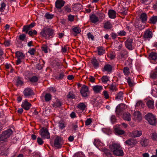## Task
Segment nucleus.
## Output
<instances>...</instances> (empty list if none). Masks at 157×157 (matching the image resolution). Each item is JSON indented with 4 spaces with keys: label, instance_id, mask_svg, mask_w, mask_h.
Instances as JSON below:
<instances>
[{
    "label": "nucleus",
    "instance_id": "37",
    "mask_svg": "<svg viewBox=\"0 0 157 157\" xmlns=\"http://www.w3.org/2000/svg\"><path fill=\"white\" fill-rule=\"evenodd\" d=\"M135 25L136 27L138 28L140 30L143 29L145 28L144 25H142L140 23L136 22Z\"/></svg>",
    "mask_w": 157,
    "mask_h": 157
},
{
    "label": "nucleus",
    "instance_id": "13",
    "mask_svg": "<svg viewBox=\"0 0 157 157\" xmlns=\"http://www.w3.org/2000/svg\"><path fill=\"white\" fill-rule=\"evenodd\" d=\"M65 4V2L63 0H57L55 2V6L58 10L60 9Z\"/></svg>",
    "mask_w": 157,
    "mask_h": 157
},
{
    "label": "nucleus",
    "instance_id": "30",
    "mask_svg": "<svg viewBox=\"0 0 157 157\" xmlns=\"http://www.w3.org/2000/svg\"><path fill=\"white\" fill-rule=\"evenodd\" d=\"M112 28V25L109 21H108L104 24V28L106 29H110Z\"/></svg>",
    "mask_w": 157,
    "mask_h": 157
},
{
    "label": "nucleus",
    "instance_id": "19",
    "mask_svg": "<svg viewBox=\"0 0 157 157\" xmlns=\"http://www.w3.org/2000/svg\"><path fill=\"white\" fill-rule=\"evenodd\" d=\"M123 118L125 121H130L131 120V115L128 112L124 113L123 114Z\"/></svg>",
    "mask_w": 157,
    "mask_h": 157
},
{
    "label": "nucleus",
    "instance_id": "18",
    "mask_svg": "<svg viewBox=\"0 0 157 157\" xmlns=\"http://www.w3.org/2000/svg\"><path fill=\"white\" fill-rule=\"evenodd\" d=\"M152 36V33L149 29H147L144 32V38L148 39L151 38Z\"/></svg>",
    "mask_w": 157,
    "mask_h": 157
},
{
    "label": "nucleus",
    "instance_id": "62",
    "mask_svg": "<svg viewBox=\"0 0 157 157\" xmlns=\"http://www.w3.org/2000/svg\"><path fill=\"white\" fill-rule=\"evenodd\" d=\"M103 94L105 98L106 99H108L109 98V95L108 92L106 91H103Z\"/></svg>",
    "mask_w": 157,
    "mask_h": 157
},
{
    "label": "nucleus",
    "instance_id": "42",
    "mask_svg": "<svg viewBox=\"0 0 157 157\" xmlns=\"http://www.w3.org/2000/svg\"><path fill=\"white\" fill-rule=\"evenodd\" d=\"M67 97L69 98L73 99L75 97V95L71 92H70L67 95Z\"/></svg>",
    "mask_w": 157,
    "mask_h": 157
},
{
    "label": "nucleus",
    "instance_id": "39",
    "mask_svg": "<svg viewBox=\"0 0 157 157\" xmlns=\"http://www.w3.org/2000/svg\"><path fill=\"white\" fill-rule=\"evenodd\" d=\"M123 72L125 75H128L130 74V71L128 67H125L123 70Z\"/></svg>",
    "mask_w": 157,
    "mask_h": 157
},
{
    "label": "nucleus",
    "instance_id": "2",
    "mask_svg": "<svg viewBox=\"0 0 157 157\" xmlns=\"http://www.w3.org/2000/svg\"><path fill=\"white\" fill-rule=\"evenodd\" d=\"M54 33V30L50 28H44L40 34L42 36L45 37V39H48L53 37Z\"/></svg>",
    "mask_w": 157,
    "mask_h": 157
},
{
    "label": "nucleus",
    "instance_id": "6",
    "mask_svg": "<svg viewBox=\"0 0 157 157\" xmlns=\"http://www.w3.org/2000/svg\"><path fill=\"white\" fill-rule=\"evenodd\" d=\"M63 143L62 138L60 137L57 136L54 140V145L57 148H59L61 147Z\"/></svg>",
    "mask_w": 157,
    "mask_h": 157
},
{
    "label": "nucleus",
    "instance_id": "1",
    "mask_svg": "<svg viewBox=\"0 0 157 157\" xmlns=\"http://www.w3.org/2000/svg\"><path fill=\"white\" fill-rule=\"evenodd\" d=\"M109 148L114 155L122 156L124 155V152L120 144L112 143L109 146Z\"/></svg>",
    "mask_w": 157,
    "mask_h": 157
},
{
    "label": "nucleus",
    "instance_id": "26",
    "mask_svg": "<svg viewBox=\"0 0 157 157\" xmlns=\"http://www.w3.org/2000/svg\"><path fill=\"white\" fill-rule=\"evenodd\" d=\"M91 22L95 23L98 21V18L94 14H92L90 17Z\"/></svg>",
    "mask_w": 157,
    "mask_h": 157
},
{
    "label": "nucleus",
    "instance_id": "45",
    "mask_svg": "<svg viewBox=\"0 0 157 157\" xmlns=\"http://www.w3.org/2000/svg\"><path fill=\"white\" fill-rule=\"evenodd\" d=\"M151 137L154 140H157V133L155 132L151 133Z\"/></svg>",
    "mask_w": 157,
    "mask_h": 157
},
{
    "label": "nucleus",
    "instance_id": "24",
    "mask_svg": "<svg viewBox=\"0 0 157 157\" xmlns=\"http://www.w3.org/2000/svg\"><path fill=\"white\" fill-rule=\"evenodd\" d=\"M74 32L73 34L75 36L77 35V34L79 33L81 31V29L78 27H76L72 29Z\"/></svg>",
    "mask_w": 157,
    "mask_h": 157
},
{
    "label": "nucleus",
    "instance_id": "34",
    "mask_svg": "<svg viewBox=\"0 0 157 157\" xmlns=\"http://www.w3.org/2000/svg\"><path fill=\"white\" fill-rule=\"evenodd\" d=\"M149 57L152 59L155 60L157 59V53L154 52H151L149 55Z\"/></svg>",
    "mask_w": 157,
    "mask_h": 157
},
{
    "label": "nucleus",
    "instance_id": "5",
    "mask_svg": "<svg viewBox=\"0 0 157 157\" xmlns=\"http://www.w3.org/2000/svg\"><path fill=\"white\" fill-rule=\"evenodd\" d=\"M40 135L43 139H49L50 138L49 133L46 128H42L40 130Z\"/></svg>",
    "mask_w": 157,
    "mask_h": 157
},
{
    "label": "nucleus",
    "instance_id": "40",
    "mask_svg": "<svg viewBox=\"0 0 157 157\" xmlns=\"http://www.w3.org/2000/svg\"><path fill=\"white\" fill-rule=\"evenodd\" d=\"M140 1L142 3L146 5H148L151 2V0H140Z\"/></svg>",
    "mask_w": 157,
    "mask_h": 157
},
{
    "label": "nucleus",
    "instance_id": "23",
    "mask_svg": "<svg viewBox=\"0 0 157 157\" xmlns=\"http://www.w3.org/2000/svg\"><path fill=\"white\" fill-rule=\"evenodd\" d=\"M140 18L143 23L145 22L147 19L146 14L144 13H142L140 15Z\"/></svg>",
    "mask_w": 157,
    "mask_h": 157
},
{
    "label": "nucleus",
    "instance_id": "64",
    "mask_svg": "<svg viewBox=\"0 0 157 157\" xmlns=\"http://www.w3.org/2000/svg\"><path fill=\"white\" fill-rule=\"evenodd\" d=\"M118 35L120 36H124L126 34V32L124 30L120 31L118 33Z\"/></svg>",
    "mask_w": 157,
    "mask_h": 157
},
{
    "label": "nucleus",
    "instance_id": "9",
    "mask_svg": "<svg viewBox=\"0 0 157 157\" xmlns=\"http://www.w3.org/2000/svg\"><path fill=\"white\" fill-rule=\"evenodd\" d=\"M133 40L132 38H128L125 42V47L128 50H132L133 49L132 43Z\"/></svg>",
    "mask_w": 157,
    "mask_h": 157
},
{
    "label": "nucleus",
    "instance_id": "49",
    "mask_svg": "<svg viewBox=\"0 0 157 157\" xmlns=\"http://www.w3.org/2000/svg\"><path fill=\"white\" fill-rule=\"evenodd\" d=\"M38 80V78L36 76H33L30 78V81L32 82H37Z\"/></svg>",
    "mask_w": 157,
    "mask_h": 157
},
{
    "label": "nucleus",
    "instance_id": "7",
    "mask_svg": "<svg viewBox=\"0 0 157 157\" xmlns=\"http://www.w3.org/2000/svg\"><path fill=\"white\" fill-rule=\"evenodd\" d=\"M80 93L82 96L83 97L87 96L89 94L88 87L86 85H83L80 90Z\"/></svg>",
    "mask_w": 157,
    "mask_h": 157
},
{
    "label": "nucleus",
    "instance_id": "27",
    "mask_svg": "<svg viewBox=\"0 0 157 157\" xmlns=\"http://www.w3.org/2000/svg\"><path fill=\"white\" fill-rule=\"evenodd\" d=\"M97 49L98 54L99 55H102L105 53V50L103 48V47H98L97 48Z\"/></svg>",
    "mask_w": 157,
    "mask_h": 157
},
{
    "label": "nucleus",
    "instance_id": "16",
    "mask_svg": "<svg viewBox=\"0 0 157 157\" xmlns=\"http://www.w3.org/2000/svg\"><path fill=\"white\" fill-rule=\"evenodd\" d=\"M91 63L94 68L97 69L99 67V62L95 57H94L92 58Z\"/></svg>",
    "mask_w": 157,
    "mask_h": 157
},
{
    "label": "nucleus",
    "instance_id": "36",
    "mask_svg": "<svg viewBox=\"0 0 157 157\" xmlns=\"http://www.w3.org/2000/svg\"><path fill=\"white\" fill-rule=\"evenodd\" d=\"M110 92L112 93V92L117 91V89L115 85L113 84L111 85L109 87Z\"/></svg>",
    "mask_w": 157,
    "mask_h": 157
},
{
    "label": "nucleus",
    "instance_id": "38",
    "mask_svg": "<svg viewBox=\"0 0 157 157\" xmlns=\"http://www.w3.org/2000/svg\"><path fill=\"white\" fill-rule=\"evenodd\" d=\"M150 23L153 24H155L157 22V16H153L150 19Z\"/></svg>",
    "mask_w": 157,
    "mask_h": 157
},
{
    "label": "nucleus",
    "instance_id": "14",
    "mask_svg": "<svg viewBox=\"0 0 157 157\" xmlns=\"http://www.w3.org/2000/svg\"><path fill=\"white\" fill-rule=\"evenodd\" d=\"M120 125L117 124L114 126V130L116 134L118 135H122L125 132L123 130H121L120 128Z\"/></svg>",
    "mask_w": 157,
    "mask_h": 157
},
{
    "label": "nucleus",
    "instance_id": "20",
    "mask_svg": "<svg viewBox=\"0 0 157 157\" xmlns=\"http://www.w3.org/2000/svg\"><path fill=\"white\" fill-rule=\"evenodd\" d=\"M148 140L146 138H142L141 139L140 143L143 147H146L148 145Z\"/></svg>",
    "mask_w": 157,
    "mask_h": 157
},
{
    "label": "nucleus",
    "instance_id": "46",
    "mask_svg": "<svg viewBox=\"0 0 157 157\" xmlns=\"http://www.w3.org/2000/svg\"><path fill=\"white\" fill-rule=\"evenodd\" d=\"M58 126L61 129H63L65 127V125L63 122H59V123Z\"/></svg>",
    "mask_w": 157,
    "mask_h": 157
},
{
    "label": "nucleus",
    "instance_id": "8",
    "mask_svg": "<svg viewBox=\"0 0 157 157\" xmlns=\"http://www.w3.org/2000/svg\"><path fill=\"white\" fill-rule=\"evenodd\" d=\"M133 120L139 122L142 119L141 113L139 111H136L134 112L133 117Z\"/></svg>",
    "mask_w": 157,
    "mask_h": 157
},
{
    "label": "nucleus",
    "instance_id": "15",
    "mask_svg": "<svg viewBox=\"0 0 157 157\" xmlns=\"http://www.w3.org/2000/svg\"><path fill=\"white\" fill-rule=\"evenodd\" d=\"M23 93L24 95L26 97H28L33 94V90L30 88H25L23 91Z\"/></svg>",
    "mask_w": 157,
    "mask_h": 157
},
{
    "label": "nucleus",
    "instance_id": "63",
    "mask_svg": "<svg viewBox=\"0 0 157 157\" xmlns=\"http://www.w3.org/2000/svg\"><path fill=\"white\" fill-rule=\"evenodd\" d=\"M35 50L34 48H32L31 49L29 50L28 52L30 53L31 55H34Z\"/></svg>",
    "mask_w": 157,
    "mask_h": 157
},
{
    "label": "nucleus",
    "instance_id": "47",
    "mask_svg": "<svg viewBox=\"0 0 157 157\" xmlns=\"http://www.w3.org/2000/svg\"><path fill=\"white\" fill-rule=\"evenodd\" d=\"M45 17L47 19H51L53 17L54 15L52 14H49V13H47L45 14Z\"/></svg>",
    "mask_w": 157,
    "mask_h": 157
},
{
    "label": "nucleus",
    "instance_id": "56",
    "mask_svg": "<svg viewBox=\"0 0 157 157\" xmlns=\"http://www.w3.org/2000/svg\"><path fill=\"white\" fill-rule=\"evenodd\" d=\"M127 82L129 86L132 87L133 86V84L132 82V81L129 78H128L127 79Z\"/></svg>",
    "mask_w": 157,
    "mask_h": 157
},
{
    "label": "nucleus",
    "instance_id": "21",
    "mask_svg": "<svg viewBox=\"0 0 157 157\" xmlns=\"http://www.w3.org/2000/svg\"><path fill=\"white\" fill-rule=\"evenodd\" d=\"M116 12L113 10H109L108 12L109 17L112 19L115 18L116 17Z\"/></svg>",
    "mask_w": 157,
    "mask_h": 157
},
{
    "label": "nucleus",
    "instance_id": "48",
    "mask_svg": "<svg viewBox=\"0 0 157 157\" xmlns=\"http://www.w3.org/2000/svg\"><path fill=\"white\" fill-rule=\"evenodd\" d=\"M64 76V74L63 72L60 73L58 76L56 77V78L58 80H60L62 79Z\"/></svg>",
    "mask_w": 157,
    "mask_h": 157
},
{
    "label": "nucleus",
    "instance_id": "61",
    "mask_svg": "<svg viewBox=\"0 0 157 157\" xmlns=\"http://www.w3.org/2000/svg\"><path fill=\"white\" fill-rule=\"evenodd\" d=\"M74 16L71 15H69L68 16V20L70 21H74Z\"/></svg>",
    "mask_w": 157,
    "mask_h": 157
},
{
    "label": "nucleus",
    "instance_id": "52",
    "mask_svg": "<svg viewBox=\"0 0 157 157\" xmlns=\"http://www.w3.org/2000/svg\"><path fill=\"white\" fill-rule=\"evenodd\" d=\"M37 142L40 145H42L44 143V141L42 139L39 137H38L37 138Z\"/></svg>",
    "mask_w": 157,
    "mask_h": 157
},
{
    "label": "nucleus",
    "instance_id": "29",
    "mask_svg": "<svg viewBox=\"0 0 157 157\" xmlns=\"http://www.w3.org/2000/svg\"><path fill=\"white\" fill-rule=\"evenodd\" d=\"M23 81L20 77H18L17 79L16 85L17 86H22L23 84Z\"/></svg>",
    "mask_w": 157,
    "mask_h": 157
},
{
    "label": "nucleus",
    "instance_id": "28",
    "mask_svg": "<svg viewBox=\"0 0 157 157\" xmlns=\"http://www.w3.org/2000/svg\"><path fill=\"white\" fill-rule=\"evenodd\" d=\"M123 99V93L121 91L119 92L117 95L116 99L119 100H122Z\"/></svg>",
    "mask_w": 157,
    "mask_h": 157
},
{
    "label": "nucleus",
    "instance_id": "25",
    "mask_svg": "<svg viewBox=\"0 0 157 157\" xmlns=\"http://www.w3.org/2000/svg\"><path fill=\"white\" fill-rule=\"evenodd\" d=\"M102 86L96 85L93 86V90L94 92L98 93L102 89Z\"/></svg>",
    "mask_w": 157,
    "mask_h": 157
},
{
    "label": "nucleus",
    "instance_id": "31",
    "mask_svg": "<svg viewBox=\"0 0 157 157\" xmlns=\"http://www.w3.org/2000/svg\"><path fill=\"white\" fill-rule=\"evenodd\" d=\"M16 54L17 59H23L25 57V55L22 52L19 51L17 52Z\"/></svg>",
    "mask_w": 157,
    "mask_h": 157
},
{
    "label": "nucleus",
    "instance_id": "60",
    "mask_svg": "<svg viewBox=\"0 0 157 157\" xmlns=\"http://www.w3.org/2000/svg\"><path fill=\"white\" fill-rule=\"evenodd\" d=\"M25 37V35L24 34L20 35L19 36V39L21 41H24Z\"/></svg>",
    "mask_w": 157,
    "mask_h": 157
},
{
    "label": "nucleus",
    "instance_id": "4",
    "mask_svg": "<svg viewBox=\"0 0 157 157\" xmlns=\"http://www.w3.org/2000/svg\"><path fill=\"white\" fill-rule=\"evenodd\" d=\"M145 118L151 125H155L156 123V118L152 113H149L145 116Z\"/></svg>",
    "mask_w": 157,
    "mask_h": 157
},
{
    "label": "nucleus",
    "instance_id": "35",
    "mask_svg": "<svg viewBox=\"0 0 157 157\" xmlns=\"http://www.w3.org/2000/svg\"><path fill=\"white\" fill-rule=\"evenodd\" d=\"M44 98L45 101L46 102H48L51 100L52 96L50 94L47 93L45 95Z\"/></svg>",
    "mask_w": 157,
    "mask_h": 157
},
{
    "label": "nucleus",
    "instance_id": "44",
    "mask_svg": "<svg viewBox=\"0 0 157 157\" xmlns=\"http://www.w3.org/2000/svg\"><path fill=\"white\" fill-rule=\"evenodd\" d=\"M101 80L102 82L104 83H106L109 80V77L106 76H103L101 78Z\"/></svg>",
    "mask_w": 157,
    "mask_h": 157
},
{
    "label": "nucleus",
    "instance_id": "57",
    "mask_svg": "<svg viewBox=\"0 0 157 157\" xmlns=\"http://www.w3.org/2000/svg\"><path fill=\"white\" fill-rule=\"evenodd\" d=\"M92 122V120L91 118L88 119L85 121V124L86 125H89Z\"/></svg>",
    "mask_w": 157,
    "mask_h": 157
},
{
    "label": "nucleus",
    "instance_id": "58",
    "mask_svg": "<svg viewBox=\"0 0 157 157\" xmlns=\"http://www.w3.org/2000/svg\"><path fill=\"white\" fill-rule=\"evenodd\" d=\"M10 44V41L9 40H5L4 44L6 46H9Z\"/></svg>",
    "mask_w": 157,
    "mask_h": 157
},
{
    "label": "nucleus",
    "instance_id": "32",
    "mask_svg": "<svg viewBox=\"0 0 157 157\" xmlns=\"http://www.w3.org/2000/svg\"><path fill=\"white\" fill-rule=\"evenodd\" d=\"M112 70V67L111 65L106 64L105 65L103 71H106L108 72H111Z\"/></svg>",
    "mask_w": 157,
    "mask_h": 157
},
{
    "label": "nucleus",
    "instance_id": "53",
    "mask_svg": "<svg viewBox=\"0 0 157 157\" xmlns=\"http://www.w3.org/2000/svg\"><path fill=\"white\" fill-rule=\"evenodd\" d=\"M1 7H0V11L2 12L4 10L6 5L4 3H1Z\"/></svg>",
    "mask_w": 157,
    "mask_h": 157
},
{
    "label": "nucleus",
    "instance_id": "59",
    "mask_svg": "<svg viewBox=\"0 0 157 157\" xmlns=\"http://www.w3.org/2000/svg\"><path fill=\"white\" fill-rule=\"evenodd\" d=\"M111 122L113 123L116 121V119L115 116L112 115L111 117Z\"/></svg>",
    "mask_w": 157,
    "mask_h": 157
},
{
    "label": "nucleus",
    "instance_id": "55",
    "mask_svg": "<svg viewBox=\"0 0 157 157\" xmlns=\"http://www.w3.org/2000/svg\"><path fill=\"white\" fill-rule=\"evenodd\" d=\"M64 8L66 11L67 12H70L71 11V10L70 7L69 6H65Z\"/></svg>",
    "mask_w": 157,
    "mask_h": 157
},
{
    "label": "nucleus",
    "instance_id": "54",
    "mask_svg": "<svg viewBox=\"0 0 157 157\" xmlns=\"http://www.w3.org/2000/svg\"><path fill=\"white\" fill-rule=\"evenodd\" d=\"M37 32L36 30H34L33 31H30L29 32V34L31 36H32L33 35H36L37 34Z\"/></svg>",
    "mask_w": 157,
    "mask_h": 157
},
{
    "label": "nucleus",
    "instance_id": "17",
    "mask_svg": "<svg viewBox=\"0 0 157 157\" xmlns=\"http://www.w3.org/2000/svg\"><path fill=\"white\" fill-rule=\"evenodd\" d=\"M21 107L26 110H28L31 107V105L25 100L21 104Z\"/></svg>",
    "mask_w": 157,
    "mask_h": 157
},
{
    "label": "nucleus",
    "instance_id": "3",
    "mask_svg": "<svg viewBox=\"0 0 157 157\" xmlns=\"http://www.w3.org/2000/svg\"><path fill=\"white\" fill-rule=\"evenodd\" d=\"M12 133L13 131L10 129L4 131L0 135V141H6L12 134Z\"/></svg>",
    "mask_w": 157,
    "mask_h": 157
},
{
    "label": "nucleus",
    "instance_id": "41",
    "mask_svg": "<svg viewBox=\"0 0 157 157\" xmlns=\"http://www.w3.org/2000/svg\"><path fill=\"white\" fill-rule=\"evenodd\" d=\"M30 29L29 25L24 26L23 28L22 32H25L27 33Z\"/></svg>",
    "mask_w": 157,
    "mask_h": 157
},
{
    "label": "nucleus",
    "instance_id": "33",
    "mask_svg": "<svg viewBox=\"0 0 157 157\" xmlns=\"http://www.w3.org/2000/svg\"><path fill=\"white\" fill-rule=\"evenodd\" d=\"M86 107V105L83 103H80L78 104V108L82 110H84Z\"/></svg>",
    "mask_w": 157,
    "mask_h": 157
},
{
    "label": "nucleus",
    "instance_id": "10",
    "mask_svg": "<svg viewBox=\"0 0 157 157\" xmlns=\"http://www.w3.org/2000/svg\"><path fill=\"white\" fill-rule=\"evenodd\" d=\"M142 134V131L141 130H135L130 133L131 136L134 138L139 137Z\"/></svg>",
    "mask_w": 157,
    "mask_h": 157
},
{
    "label": "nucleus",
    "instance_id": "12",
    "mask_svg": "<svg viewBox=\"0 0 157 157\" xmlns=\"http://www.w3.org/2000/svg\"><path fill=\"white\" fill-rule=\"evenodd\" d=\"M125 143L128 145L134 147L138 143V141L136 139H130L126 140Z\"/></svg>",
    "mask_w": 157,
    "mask_h": 157
},
{
    "label": "nucleus",
    "instance_id": "51",
    "mask_svg": "<svg viewBox=\"0 0 157 157\" xmlns=\"http://www.w3.org/2000/svg\"><path fill=\"white\" fill-rule=\"evenodd\" d=\"M127 9L125 8H123L121 10L120 12L124 15H126L127 14Z\"/></svg>",
    "mask_w": 157,
    "mask_h": 157
},
{
    "label": "nucleus",
    "instance_id": "50",
    "mask_svg": "<svg viewBox=\"0 0 157 157\" xmlns=\"http://www.w3.org/2000/svg\"><path fill=\"white\" fill-rule=\"evenodd\" d=\"M87 36L89 39H91L92 41L94 40V37L90 33H87Z\"/></svg>",
    "mask_w": 157,
    "mask_h": 157
},
{
    "label": "nucleus",
    "instance_id": "11",
    "mask_svg": "<svg viewBox=\"0 0 157 157\" xmlns=\"http://www.w3.org/2000/svg\"><path fill=\"white\" fill-rule=\"evenodd\" d=\"M126 108V105L124 104L121 103L118 105L116 107V112L117 114H119L122 110Z\"/></svg>",
    "mask_w": 157,
    "mask_h": 157
},
{
    "label": "nucleus",
    "instance_id": "22",
    "mask_svg": "<svg viewBox=\"0 0 157 157\" xmlns=\"http://www.w3.org/2000/svg\"><path fill=\"white\" fill-rule=\"evenodd\" d=\"M147 105L149 108L153 109L154 107V101L152 100H148L146 103Z\"/></svg>",
    "mask_w": 157,
    "mask_h": 157
},
{
    "label": "nucleus",
    "instance_id": "43",
    "mask_svg": "<svg viewBox=\"0 0 157 157\" xmlns=\"http://www.w3.org/2000/svg\"><path fill=\"white\" fill-rule=\"evenodd\" d=\"M41 48L42 51H43L44 53H48V46L46 45H43L41 47Z\"/></svg>",
    "mask_w": 157,
    "mask_h": 157
}]
</instances>
